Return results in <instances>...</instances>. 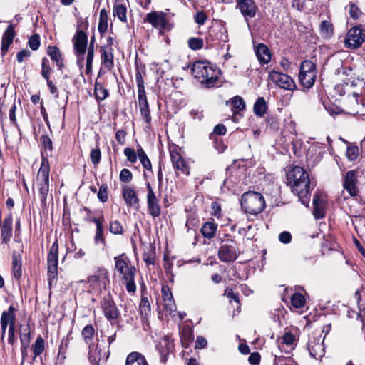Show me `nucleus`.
I'll use <instances>...</instances> for the list:
<instances>
[{
    "label": "nucleus",
    "mask_w": 365,
    "mask_h": 365,
    "mask_svg": "<svg viewBox=\"0 0 365 365\" xmlns=\"http://www.w3.org/2000/svg\"><path fill=\"white\" fill-rule=\"evenodd\" d=\"M287 180L292 192L299 197L302 204L307 205L309 202L307 195L310 192V180L307 171L302 167L294 166L287 171Z\"/></svg>",
    "instance_id": "1"
},
{
    "label": "nucleus",
    "mask_w": 365,
    "mask_h": 365,
    "mask_svg": "<svg viewBox=\"0 0 365 365\" xmlns=\"http://www.w3.org/2000/svg\"><path fill=\"white\" fill-rule=\"evenodd\" d=\"M114 261L115 269L120 274L123 282L125 284L126 290L129 293L135 292V267L132 264L130 260L125 254L115 257Z\"/></svg>",
    "instance_id": "2"
},
{
    "label": "nucleus",
    "mask_w": 365,
    "mask_h": 365,
    "mask_svg": "<svg viewBox=\"0 0 365 365\" xmlns=\"http://www.w3.org/2000/svg\"><path fill=\"white\" fill-rule=\"evenodd\" d=\"M191 71L193 76L207 88L213 87L220 75V71L207 61L195 62Z\"/></svg>",
    "instance_id": "3"
},
{
    "label": "nucleus",
    "mask_w": 365,
    "mask_h": 365,
    "mask_svg": "<svg viewBox=\"0 0 365 365\" xmlns=\"http://www.w3.org/2000/svg\"><path fill=\"white\" fill-rule=\"evenodd\" d=\"M241 206L247 214L257 215L264 209L265 200L261 193L249 191L242 195Z\"/></svg>",
    "instance_id": "4"
},
{
    "label": "nucleus",
    "mask_w": 365,
    "mask_h": 365,
    "mask_svg": "<svg viewBox=\"0 0 365 365\" xmlns=\"http://www.w3.org/2000/svg\"><path fill=\"white\" fill-rule=\"evenodd\" d=\"M49 172L50 166L48 160L43 156L41 167L36 176V186L43 206L46 205V198L49 190Z\"/></svg>",
    "instance_id": "5"
},
{
    "label": "nucleus",
    "mask_w": 365,
    "mask_h": 365,
    "mask_svg": "<svg viewBox=\"0 0 365 365\" xmlns=\"http://www.w3.org/2000/svg\"><path fill=\"white\" fill-rule=\"evenodd\" d=\"M358 178L356 170H349L343 177V190L339 197L340 199L346 200L350 197H356L359 194V189L357 186Z\"/></svg>",
    "instance_id": "6"
},
{
    "label": "nucleus",
    "mask_w": 365,
    "mask_h": 365,
    "mask_svg": "<svg viewBox=\"0 0 365 365\" xmlns=\"http://www.w3.org/2000/svg\"><path fill=\"white\" fill-rule=\"evenodd\" d=\"M145 22L150 24L153 28L158 30L160 34L170 31L173 25L167 18V14L163 11H152L144 19Z\"/></svg>",
    "instance_id": "7"
},
{
    "label": "nucleus",
    "mask_w": 365,
    "mask_h": 365,
    "mask_svg": "<svg viewBox=\"0 0 365 365\" xmlns=\"http://www.w3.org/2000/svg\"><path fill=\"white\" fill-rule=\"evenodd\" d=\"M316 67L314 63L310 61H304L300 66L299 79L302 86L305 88H310L313 86L316 80Z\"/></svg>",
    "instance_id": "8"
},
{
    "label": "nucleus",
    "mask_w": 365,
    "mask_h": 365,
    "mask_svg": "<svg viewBox=\"0 0 365 365\" xmlns=\"http://www.w3.org/2000/svg\"><path fill=\"white\" fill-rule=\"evenodd\" d=\"M58 245L57 242L56 241L51 245L47 257L48 279L50 286L51 285L53 282L56 279L58 275Z\"/></svg>",
    "instance_id": "9"
},
{
    "label": "nucleus",
    "mask_w": 365,
    "mask_h": 365,
    "mask_svg": "<svg viewBox=\"0 0 365 365\" xmlns=\"http://www.w3.org/2000/svg\"><path fill=\"white\" fill-rule=\"evenodd\" d=\"M364 41L365 29L361 26L351 28L344 40L346 47L353 49L360 47Z\"/></svg>",
    "instance_id": "10"
},
{
    "label": "nucleus",
    "mask_w": 365,
    "mask_h": 365,
    "mask_svg": "<svg viewBox=\"0 0 365 365\" xmlns=\"http://www.w3.org/2000/svg\"><path fill=\"white\" fill-rule=\"evenodd\" d=\"M218 257L224 262L235 261L237 257L236 242L232 239L222 240L218 251Z\"/></svg>",
    "instance_id": "11"
},
{
    "label": "nucleus",
    "mask_w": 365,
    "mask_h": 365,
    "mask_svg": "<svg viewBox=\"0 0 365 365\" xmlns=\"http://www.w3.org/2000/svg\"><path fill=\"white\" fill-rule=\"evenodd\" d=\"M109 351L105 346L98 343L89 346L88 357L92 365H103L108 360Z\"/></svg>",
    "instance_id": "12"
},
{
    "label": "nucleus",
    "mask_w": 365,
    "mask_h": 365,
    "mask_svg": "<svg viewBox=\"0 0 365 365\" xmlns=\"http://www.w3.org/2000/svg\"><path fill=\"white\" fill-rule=\"evenodd\" d=\"M88 282L93 289L99 290L106 289L109 284L108 270L103 267L98 268L93 275L88 277Z\"/></svg>",
    "instance_id": "13"
},
{
    "label": "nucleus",
    "mask_w": 365,
    "mask_h": 365,
    "mask_svg": "<svg viewBox=\"0 0 365 365\" xmlns=\"http://www.w3.org/2000/svg\"><path fill=\"white\" fill-rule=\"evenodd\" d=\"M269 78L283 89L292 91L295 88V83L290 76L277 71H270Z\"/></svg>",
    "instance_id": "14"
},
{
    "label": "nucleus",
    "mask_w": 365,
    "mask_h": 365,
    "mask_svg": "<svg viewBox=\"0 0 365 365\" xmlns=\"http://www.w3.org/2000/svg\"><path fill=\"white\" fill-rule=\"evenodd\" d=\"M146 187L148 190L147 203L148 212L153 217H158L160 214L159 200L156 197L155 193L153 191L150 182H148L146 183Z\"/></svg>",
    "instance_id": "15"
},
{
    "label": "nucleus",
    "mask_w": 365,
    "mask_h": 365,
    "mask_svg": "<svg viewBox=\"0 0 365 365\" xmlns=\"http://www.w3.org/2000/svg\"><path fill=\"white\" fill-rule=\"evenodd\" d=\"M16 308L11 305L7 311L3 312L1 316V340H4L7 327H15Z\"/></svg>",
    "instance_id": "16"
},
{
    "label": "nucleus",
    "mask_w": 365,
    "mask_h": 365,
    "mask_svg": "<svg viewBox=\"0 0 365 365\" xmlns=\"http://www.w3.org/2000/svg\"><path fill=\"white\" fill-rule=\"evenodd\" d=\"M170 154L173 168L182 173L188 175L190 174L189 166L178 150L176 148L170 149Z\"/></svg>",
    "instance_id": "17"
},
{
    "label": "nucleus",
    "mask_w": 365,
    "mask_h": 365,
    "mask_svg": "<svg viewBox=\"0 0 365 365\" xmlns=\"http://www.w3.org/2000/svg\"><path fill=\"white\" fill-rule=\"evenodd\" d=\"M173 341L168 335L164 336L159 341L157 349L160 354V361L165 363L168 360V356L173 349Z\"/></svg>",
    "instance_id": "18"
},
{
    "label": "nucleus",
    "mask_w": 365,
    "mask_h": 365,
    "mask_svg": "<svg viewBox=\"0 0 365 365\" xmlns=\"http://www.w3.org/2000/svg\"><path fill=\"white\" fill-rule=\"evenodd\" d=\"M295 336L291 332H285L281 338H278L277 344L282 352L287 353L293 349Z\"/></svg>",
    "instance_id": "19"
},
{
    "label": "nucleus",
    "mask_w": 365,
    "mask_h": 365,
    "mask_svg": "<svg viewBox=\"0 0 365 365\" xmlns=\"http://www.w3.org/2000/svg\"><path fill=\"white\" fill-rule=\"evenodd\" d=\"M100 52L101 63L103 66L108 71L112 70L114 66V63L113 48H111L110 45L101 47Z\"/></svg>",
    "instance_id": "20"
},
{
    "label": "nucleus",
    "mask_w": 365,
    "mask_h": 365,
    "mask_svg": "<svg viewBox=\"0 0 365 365\" xmlns=\"http://www.w3.org/2000/svg\"><path fill=\"white\" fill-rule=\"evenodd\" d=\"M128 0H115L113 14L123 23L127 21Z\"/></svg>",
    "instance_id": "21"
},
{
    "label": "nucleus",
    "mask_w": 365,
    "mask_h": 365,
    "mask_svg": "<svg viewBox=\"0 0 365 365\" xmlns=\"http://www.w3.org/2000/svg\"><path fill=\"white\" fill-rule=\"evenodd\" d=\"M237 6L245 18H252L256 14V6L252 0H237Z\"/></svg>",
    "instance_id": "22"
},
{
    "label": "nucleus",
    "mask_w": 365,
    "mask_h": 365,
    "mask_svg": "<svg viewBox=\"0 0 365 365\" xmlns=\"http://www.w3.org/2000/svg\"><path fill=\"white\" fill-rule=\"evenodd\" d=\"M101 306L104 315L108 320H113L118 318V310L113 300L104 299L101 302Z\"/></svg>",
    "instance_id": "23"
},
{
    "label": "nucleus",
    "mask_w": 365,
    "mask_h": 365,
    "mask_svg": "<svg viewBox=\"0 0 365 365\" xmlns=\"http://www.w3.org/2000/svg\"><path fill=\"white\" fill-rule=\"evenodd\" d=\"M138 104L139 109L142 118L144 119L147 124L151 121V115L149 110L148 102L145 94H138Z\"/></svg>",
    "instance_id": "24"
},
{
    "label": "nucleus",
    "mask_w": 365,
    "mask_h": 365,
    "mask_svg": "<svg viewBox=\"0 0 365 365\" xmlns=\"http://www.w3.org/2000/svg\"><path fill=\"white\" fill-rule=\"evenodd\" d=\"M73 41L75 52L86 51L88 37L84 31H78L74 36Z\"/></svg>",
    "instance_id": "25"
},
{
    "label": "nucleus",
    "mask_w": 365,
    "mask_h": 365,
    "mask_svg": "<svg viewBox=\"0 0 365 365\" xmlns=\"http://www.w3.org/2000/svg\"><path fill=\"white\" fill-rule=\"evenodd\" d=\"M14 36V26L10 24L4 31L2 37L1 52L3 55L7 52L9 46L12 43Z\"/></svg>",
    "instance_id": "26"
},
{
    "label": "nucleus",
    "mask_w": 365,
    "mask_h": 365,
    "mask_svg": "<svg viewBox=\"0 0 365 365\" xmlns=\"http://www.w3.org/2000/svg\"><path fill=\"white\" fill-rule=\"evenodd\" d=\"M122 195L127 206L132 207L138 204L139 200L133 188L128 186H123Z\"/></svg>",
    "instance_id": "27"
},
{
    "label": "nucleus",
    "mask_w": 365,
    "mask_h": 365,
    "mask_svg": "<svg viewBox=\"0 0 365 365\" xmlns=\"http://www.w3.org/2000/svg\"><path fill=\"white\" fill-rule=\"evenodd\" d=\"M255 54L259 63H267L271 60V53L268 47L264 43H259L255 48Z\"/></svg>",
    "instance_id": "28"
},
{
    "label": "nucleus",
    "mask_w": 365,
    "mask_h": 365,
    "mask_svg": "<svg viewBox=\"0 0 365 365\" xmlns=\"http://www.w3.org/2000/svg\"><path fill=\"white\" fill-rule=\"evenodd\" d=\"M20 340H21V352L22 355L23 360L27 356V349L30 344V327L29 325H26L25 328L23 329V332L20 334Z\"/></svg>",
    "instance_id": "29"
},
{
    "label": "nucleus",
    "mask_w": 365,
    "mask_h": 365,
    "mask_svg": "<svg viewBox=\"0 0 365 365\" xmlns=\"http://www.w3.org/2000/svg\"><path fill=\"white\" fill-rule=\"evenodd\" d=\"M308 349L312 357L315 359H321L324 354V347L322 343L319 341H309Z\"/></svg>",
    "instance_id": "30"
},
{
    "label": "nucleus",
    "mask_w": 365,
    "mask_h": 365,
    "mask_svg": "<svg viewBox=\"0 0 365 365\" xmlns=\"http://www.w3.org/2000/svg\"><path fill=\"white\" fill-rule=\"evenodd\" d=\"M126 365H148V364L142 354L132 352L127 356Z\"/></svg>",
    "instance_id": "31"
},
{
    "label": "nucleus",
    "mask_w": 365,
    "mask_h": 365,
    "mask_svg": "<svg viewBox=\"0 0 365 365\" xmlns=\"http://www.w3.org/2000/svg\"><path fill=\"white\" fill-rule=\"evenodd\" d=\"M314 212L313 214L317 219H322L324 216V202L318 195H314L313 198Z\"/></svg>",
    "instance_id": "32"
},
{
    "label": "nucleus",
    "mask_w": 365,
    "mask_h": 365,
    "mask_svg": "<svg viewBox=\"0 0 365 365\" xmlns=\"http://www.w3.org/2000/svg\"><path fill=\"white\" fill-rule=\"evenodd\" d=\"M93 222H95V224L96 225V235H95V237H94L95 243L98 244L101 242V243L105 244L106 241H105V238L103 237V217H102L101 218H93Z\"/></svg>",
    "instance_id": "33"
},
{
    "label": "nucleus",
    "mask_w": 365,
    "mask_h": 365,
    "mask_svg": "<svg viewBox=\"0 0 365 365\" xmlns=\"http://www.w3.org/2000/svg\"><path fill=\"white\" fill-rule=\"evenodd\" d=\"M94 41L95 38L93 37L91 40L86 55V73L88 75L92 71V63L94 56Z\"/></svg>",
    "instance_id": "34"
},
{
    "label": "nucleus",
    "mask_w": 365,
    "mask_h": 365,
    "mask_svg": "<svg viewBox=\"0 0 365 365\" xmlns=\"http://www.w3.org/2000/svg\"><path fill=\"white\" fill-rule=\"evenodd\" d=\"M12 218L11 216L5 218L1 225V235L4 241L9 240L11 236Z\"/></svg>",
    "instance_id": "35"
},
{
    "label": "nucleus",
    "mask_w": 365,
    "mask_h": 365,
    "mask_svg": "<svg viewBox=\"0 0 365 365\" xmlns=\"http://www.w3.org/2000/svg\"><path fill=\"white\" fill-rule=\"evenodd\" d=\"M267 109V103L263 97L259 98L254 104L253 110L257 116L262 117Z\"/></svg>",
    "instance_id": "36"
},
{
    "label": "nucleus",
    "mask_w": 365,
    "mask_h": 365,
    "mask_svg": "<svg viewBox=\"0 0 365 365\" xmlns=\"http://www.w3.org/2000/svg\"><path fill=\"white\" fill-rule=\"evenodd\" d=\"M321 36L323 38H328L333 35V25L330 21L324 20L322 21L319 26Z\"/></svg>",
    "instance_id": "37"
},
{
    "label": "nucleus",
    "mask_w": 365,
    "mask_h": 365,
    "mask_svg": "<svg viewBox=\"0 0 365 365\" xmlns=\"http://www.w3.org/2000/svg\"><path fill=\"white\" fill-rule=\"evenodd\" d=\"M217 230V225L213 222H206L201 228L202 235L208 239L214 237Z\"/></svg>",
    "instance_id": "38"
},
{
    "label": "nucleus",
    "mask_w": 365,
    "mask_h": 365,
    "mask_svg": "<svg viewBox=\"0 0 365 365\" xmlns=\"http://www.w3.org/2000/svg\"><path fill=\"white\" fill-rule=\"evenodd\" d=\"M108 15L105 9H102L100 11L99 22L98 29L100 33H104L108 29Z\"/></svg>",
    "instance_id": "39"
},
{
    "label": "nucleus",
    "mask_w": 365,
    "mask_h": 365,
    "mask_svg": "<svg viewBox=\"0 0 365 365\" xmlns=\"http://www.w3.org/2000/svg\"><path fill=\"white\" fill-rule=\"evenodd\" d=\"M48 54L52 60L56 61V65L58 67H61L63 66V61L61 59L60 51L56 46H48Z\"/></svg>",
    "instance_id": "40"
},
{
    "label": "nucleus",
    "mask_w": 365,
    "mask_h": 365,
    "mask_svg": "<svg viewBox=\"0 0 365 365\" xmlns=\"http://www.w3.org/2000/svg\"><path fill=\"white\" fill-rule=\"evenodd\" d=\"M71 337L70 334H67L66 336L63 338L61 344L59 346L58 358V359L64 360L66 359V351L69 346Z\"/></svg>",
    "instance_id": "41"
},
{
    "label": "nucleus",
    "mask_w": 365,
    "mask_h": 365,
    "mask_svg": "<svg viewBox=\"0 0 365 365\" xmlns=\"http://www.w3.org/2000/svg\"><path fill=\"white\" fill-rule=\"evenodd\" d=\"M94 94L98 101L105 100L108 96V91L101 84L96 83L94 88Z\"/></svg>",
    "instance_id": "42"
},
{
    "label": "nucleus",
    "mask_w": 365,
    "mask_h": 365,
    "mask_svg": "<svg viewBox=\"0 0 365 365\" xmlns=\"http://www.w3.org/2000/svg\"><path fill=\"white\" fill-rule=\"evenodd\" d=\"M44 348L45 341L43 339L41 336H39L36 339L35 344L32 346L33 352L34 354V358L41 354L44 350Z\"/></svg>",
    "instance_id": "43"
},
{
    "label": "nucleus",
    "mask_w": 365,
    "mask_h": 365,
    "mask_svg": "<svg viewBox=\"0 0 365 365\" xmlns=\"http://www.w3.org/2000/svg\"><path fill=\"white\" fill-rule=\"evenodd\" d=\"M137 154L142 165L147 170H151V163L143 149L141 148H138Z\"/></svg>",
    "instance_id": "44"
},
{
    "label": "nucleus",
    "mask_w": 365,
    "mask_h": 365,
    "mask_svg": "<svg viewBox=\"0 0 365 365\" xmlns=\"http://www.w3.org/2000/svg\"><path fill=\"white\" fill-rule=\"evenodd\" d=\"M291 303L295 308H302L305 304V298L301 293H294L291 297Z\"/></svg>",
    "instance_id": "45"
},
{
    "label": "nucleus",
    "mask_w": 365,
    "mask_h": 365,
    "mask_svg": "<svg viewBox=\"0 0 365 365\" xmlns=\"http://www.w3.org/2000/svg\"><path fill=\"white\" fill-rule=\"evenodd\" d=\"M359 96L354 92L351 95H349L347 98L348 103L350 105L351 108L355 112V113H358L359 110L357 108L360 106L359 101Z\"/></svg>",
    "instance_id": "46"
},
{
    "label": "nucleus",
    "mask_w": 365,
    "mask_h": 365,
    "mask_svg": "<svg viewBox=\"0 0 365 365\" xmlns=\"http://www.w3.org/2000/svg\"><path fill=\"white\" fill-rule=\"evenodd\" d=\"M95 330L92 325H86L82 330L81 334L86 344H89L94 336Z\"/></svg>",
    "instance_id": "47"
},
{
    "label": "nucleus",
    "mask_w": 365,
    "mask_h": 365,
    "mask_svg": "<svg viewBox=\"0 0 365 365\" xmlns=\"http://www.w3.org/2000/svg\"><path fill=\"white\" fill-rule=\"evenodd\" d=\"M230 103L232 108L236 110V111H241L245 108V103L244 100L238 96L232 98Z\"/></svg>",
    "instance_id": "48"
},
{
    "label": "nucleus",
    "mask_w": 365,
    "mask_h": 365,
    "mask_svg": "<svg viewBox=\"0 0 365 365\" xmlns=\"http://www.w3.org/2000/svg\"><path fill=\"white\" fill-rule=\"evenodd\" d=\"M109 230L114 235H121L123 232V227L120 222L113 220L110 223Z\"/></svg>",
    "instance_id": "49"
},
{
    "label": "nucleus",
    "mask_w": 365,
    "mask_h": 365,
    "mask_svg": "<svg viewBox=\"0 0 365 365\" xmlns=\"http://www.w3.org/2000/svg\"><path fill=\"white\" fill-rule=\"evenodd\" d=\"M41 75L46 80H50L51 68L49 66V61L46 58H43L41 61Z\"/></svg>",
    "instance_id": "50"
},
{
    "label": "nucleus",
    "mask_w": 365,
    "mask_h": 365,
    "mask_svg": "<svg viewBox=\"0 0 365 365\" xmlns=\"http://www.w3.org/2000/svg\"><path fill=\"white\" fill-rule=\"evenodd\" d=\"M143 258L146 264H154L155 262V255L153 249H150L148 252H145L143 255Z\"/></svg>",
    "instance_id": "51"
},
{
    "label": "nucleus",
    "mask_w": 365,
    "mask_h": 365,
    "mask_svg": "<svg viewBox=\"0 0 365 365\" xmlns=\"http://www.w3.org/2000/svg\"><path fill=\"white\" fill-rule=\"evenodd\" d=\"M346 156L350 161H354L359 156V148L357 146H348Z\"/></svg>",
    "instance_id": "52"
},
{
    "label": "nucleus",
    "mask_w": 365,
    "mask_h": 365,
    "mask_svg": "<svg viewBox=\"0 0 365 365\" xmlns=\"http://www.w3.org/2000/svg\"><path fill=\"white\" fill-rule=\"evenodd\" d=\"M28 44L31 49L36 51L40 46V36L38 34H34L29 38Z\"/></svg>",
    "instance_id": "53"
},
{
    "label": "nucleus",
    "mask_w": 365,
    "mask_h": 365,
    "mask_svg": "<svg viewBox=\"0 0 365 365\" xmlns=\"http://www.w3.org/2000/svg\"><path fill=\"white\" fill-rule=\"evenodd\" d=\"M135 81L138 86V95L145 94L144 81L143 76L140 72H138L135 75Z\"/></svg>",
    "instance_id": "54"
},
{
    "label": "nucleus",
    "mask_w": 365,
    "mask_h": 365,
    "mask_svg": "<svg viewBox=\"0 0 365 365\" xmlns=\"http://www.w3.org/2000/svg\"><path fill=\"white\" fill-rule=\"evenodd\" d=\"M119 179L123 182H130L133 179L132 173L127 168H123L119 175Z\"/></svg>",
    "instance_id": "55"
},
{
    "label": "nucleus",
    "mask_w": 365,
    "mask_h": 365,
    "mask_svg": "<svg viewBox=\"0 0 365 365\" xmlns=\"http://www.w3.org/2000/svg\"><path fill=\"white\" fill-rule=\"evenodd\" d=\"M188 45L190 48L192 50H197L202 47L203 41L201 38H191L188 41Z\"/></svg>",
    "instance_id": "56"
},
{
    "label": "nucleus",
    "mask_w": 365,
    "mask_h": 365,
    "mask_svg": "<svg viewBox=\"0 0 365 365\" xmlns=\"http://www.w3.org/2000/svg\"><path fill=\"white\" fill-rule=\"evenodd\" d=\"M98 198L102 202H105L108 200V186L106 185L103 184L100 187Z\"/></svg>",
    "instance_id": "57"
},
{
    "label": "nucleus",
    "mask_w": 365,
    "mask_h": 365,
    "mask_svg": "<svg viewBox=\"0 0 365 365\" xmlns=\"http://www.w3.org/2000/svg\"><path fill=\"white\" fill-rule=\"evenodd\" d=\"M90 158L93 164H98L101 158V153L100 149H93L90 153Z\"/></svg>",
    "instance_id": "58"
},
{
    "label": "nucleus",
    "mask_w": 365,
    "mask_h": 365,
    "mask_svg": "<svg viewBox=\"0 0 365 365\" xmlns=\"http://www.w3.org/2000/svg\"><path fill=\"white\" fill-rule=\"evenodd\" d=\"M124 154L126 156L127 159L131 162L135 163L137 160V153L135 151L130 148H126L124 149Z\"/></svg>",
    "instance_id": "59"
},
{
    "label": "nucleus",
    "mask_w": 365,
    "mask_h": 365,
    "mask_svg": "<svg viewBox=\"0 0 365 365\" xmlns=\"http://www.w3.org/2000/svg\"><path fill=\"white\" fill-rule=\"evenodd\" d=\"M164 302V307L165 310L171 314L176 310V305L175 304L173 297L171 299H166Z\"/></svg>",
    "instance_id": "60"
},
{
    "label": "nucleus",
    "mask_w": 365,
    "mask_h": 365,
    "mask_svg": "<svg viewBox=\"0 0 365 365\" xmlns=\"http://www.w3.org/2000/svg\"><path fill=\"white\" fill-rule=\"evenodd\" d=\"M349 11L351 16L354 19H358L361 14L359 9L354 4H350L349 5Z\"/></svg>",
    "instance_id": "61"
},
{
    "label": "nucleus",
    "mask_w": 365,
    "mask_h": 365,
    "mask_svg": "<svg viewBox=\"0 0 365 365\" xmlns=\"http://www.w3.org/2000/svg\"><path fill=\"white\" fill-rule=\"evenodd\" d=\"M41 141L45 150H53L52 140L48 135H43Z\"/></svg>",
    "instance_id": "62"
},
{
    "label": "nucleus",
    "mask_w": 365,
    "mask_h": 365,
    "mask_svg": "<svg viewBox=\"0 0 365 365\" xmlns=\"http://www.w3.org/2000/svg\"><path fill=\"white\" fill-rule=\"evenodd\" d=\"M207 20V15L203 11H198L195 16V21L199 25H203Z\"/></svg>",
    "instance_id": "63"
},
{
    "label": "nucleus",
    "mask_w": 365,
    "mask_h": 365,
    "mask_svg": "<svg viewBox=\"0 0 365 365\" xmlns=\"http://www.w3.org/2000/svg\"><path fill=\"white\" fill-rule=\"evenodd\" d=\"M248 361L252 365H258L260 362V355L258 352L252 353L248 358Z\"/></svg>",
    "instance_id": "64"
}]
</instances>
